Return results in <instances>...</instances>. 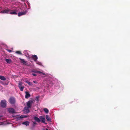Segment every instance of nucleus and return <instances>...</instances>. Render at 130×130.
<instances>
[{
    "label": "nucleus",
    "instance_id": "1",
    "mask_svg": "<svg viewBox=\"0 0 130 130\" xmlns=\"http://www.w3.org/2000/svg\"><path fill=\"white\" fill-rule=\"evenodd\" d=\"M1 107L3 108L6 107V100H2L1 102Z\"/></svg>",
    "mask_w": 130,
    "mask_h": 130
},
{
    "label": "nucleus",
    "instance_id": "2",
    "mask_svg": "<svg viewBox=\"0 0 130 130\" xmlns=\"http://www.w3.org/2000/svg\"><path fill=\"white\" fill-rule=\"evenodd\" d=\"M19 59L20 60V62L21 63H23L25 65L29 66V64L27 62V61H25L24 59H21L20 58H19Z\"/></svg>",
    "mask_w": 130,
    "mask_h": 130
},
{
    "label": "nucleus",
    "instance_id": "3",
    "mask_svg": "<svg viewBox=\"0 0 130 130\" xmlns=\"http://www.w3.org/2000/svg\"><path fill=\"white\" fill-rule=\"evenodd\" d=\"M9 103L11 104H14L15 102V98L13 97H10L9 100Z\"/></svg>",
    "mask_w": 130,
    "mask_h": 130
},
{
    "label": "nucleus",
    "instance_id": "4",
    "mask_svg": "<svg viewBox=\"0 0 130 130\" xmlns=\"http://www.w3.org/2000/svg\"><path fill=\"white\" fill-rule=\"evenodd\" d=\"M33 100H30L27 102V106L28 108H31V105H32L33 102Z\"/></svg>",
    "mask_w": 130,
    "mask_h": 130
},
{
    "label": "nucleus",
    "instance_id": "5",
    "mask_svg": "<svg viewBox=\"0 0 130 130\" xmlns=\"http://www.w3.org/2000/svg\"><path fill=\"white\" fill-rule=\"evenodd\" d=\"M27 12V11L25 10H24L23 12H19L18 13V16L19 17L21 16L22 15L25 14Z\"/></svg>",
    "mask_w": 130,
    "mask_h": 130
},
{
    "label": "nucleus",
    "instance_id": "6",
    "mask_svg": "<svg viewBox=\"0 0 130 130\" xmlns=\"http://www.w3.org/2000/svg\"><path fill=\"white\" fill-rule=\"evenodd\" d=\"M8 111L10 113H13L15 112L14 109L12 108H8Z\"/></svg>",
    "mask_w": 130,
    "mask_h": 130
},
{
    "label": "nucleus",
    "instance_id": "7",
    "mask_svg": "<svg viewBox=\"0 0 130 130\" xmlns=\"http://www.w3.org/2000/svg\"><path fill=\"white\" fill-rule=\"evenodd\" d=\"M17 10H10L9 13L11 14L16 15L17 14Z\"/></svg>",
    "mask_w": 130,
    "mask_h": 130
},
{
    "label": "nucleus",
    "instance_id": "8",
    "mask_svg": "<svg viewBox=\"0 0 130 130\" xmlns=\"http://www.w3.org/2000/svg\"><path fill=\"white\" fill-rule=\"evenodd\" d=\"M25 94V98L26 99H28L30 97V95L28 92L26 91Z\"/></svg>",
    "mask_w": 130,
    "mask_h": 130
},
{
    "label": "nucleus",
    "instance_id": "9",
    "mask_svg": "<svg viewBox=\"0 0 130 130\" xmlns=\"http://www.w3.org/2000/svg\"><path fill=\"white\" fill-rule=\"evenodd\" d=\"M40 119L41 120V122L43 123H45V119L42 116H41L39 117Z\"/></svg>",
    "mask_w": 130,
    "mask_h": 130
},
{
    "label": "nucleus",
    "instance_id": "10",
    "mask_svg": "<svg viewBox=\"0 0 130 130\" xmlns=\"http://www.w3.org/2000/svg\"><path fill=\"white\" fill-rule=\"evenodd\" d=\"M34 119L38 123L40 122L41 121L40 118L39 119L38 117L36 116L34 117Z\"/></svg>",
    "mask_w": 130,
    "mask_h": 130
},
{
    "label": "nucleus",
    "instance_id": "11",
    "mask_svg": "<svg viewBox=\"0 0 130 130\" xmlns=\"http://www.w3.org/2000/svg\"><path fill=\"white\" fill-rule=\"evenodd\" d=\"M10 11V10L9 9L4 10L2 11V12L4 13H9Z\"/></svg>",
    "mask_w": 130,
    "mask_h": 130
},
{
    "label": "nucleus",
    "instance_id": "12",
    "mask_svg": "<svg viewBox=\"0 0 130 130\" xmlns=\"http://www.w3.org/2000/svg\"><path fill=\"white\" fill-rule=\"evenodd\" d=\"M32 58L35 61L37 60L38 59V57L37 55H34L32 56Z\"/></svg>",
    "mask_w": 130,
    "mask_h": 130
},
{
    "label": "nucleus",
    "instance_id": "13",
    "mask_svg": "<svg viewBox=\"0 0 130 130\" xmlns=\"http://www.w3.org/2000/svg\"><path fill=\"white\" fill-rule=\"evenodd\" d=\"M22 124H23L25 125L26 126H27L29 125V122L28 121H25L23 122Z\"/></svg>",
    "mask_w": 130,
    "mask_h": 130
},
{
    "label": "nucleus",
    "instance_id": "14",
    "mask_svg": "<svg viewBox=\"0 0 130 130\" xmlns=\"http://www.w3.org/2000/svg\"><path fill=\"white\" fill-rule=\"evenodd\" d=\"M5 61L8 63H10L12 62V61L11 59H5Z\"/></svg>",
    "mask_w": 130,
    "mask_h": 130
},
{
    "label": "nucleus",
    "instance_id": "15",
    "mask_svg": "<svg viewBox=\"0 0 130 130\" xmlns=\"http://www.w3.org/2000/svg\"><path fill=\"white\" fill-rule=\"evenodd\" d=\"M45 118H46V119L48 121H50V122L51 121V118H50L49 117L48 115H46V116Z\"/></svg>",
    "mask_w": 130,
    "mask_h": 130
},
{
    "label": "nucleus",
    "instance_id": "16",
    "mask_svg": "<svg viewBox=\"0 0 130 130\" xmlns=\"http://www.w3.org/2000/svg\"><path fill=\"white\" fill-rule=\"evenodd\" d=\"M0 79L3 80H6V78L3 76L0 75Z\"/></svg>",
    "mask_w": 130,
    "mask_h": 130
},
{
    "label": "nucleus",
    "instance_id": "17",
    "mask_svg": "<svg viewBox=\"0 0 130 130\" xmlns=\"http://www.w3.org/2000/svg\"><path fill=\"white\" fill-rule=\"evenodd\" d=\"M22 86H24L22 85V83L21 82H19L18 83V87H22Z\"/></svg>",
    "mask_w": 130,
    "mask_h": 130
},
{
    "label": "nucleus",
    "instance_id": "18",
    "mask_svg": "<svg viewBox=\"0 0 130 130\" xmlns=\"http://www.w3.org/2000/svg\"><path fill=\"white\" fill-rule=\"evenodd\" d=\"M43 110L46 113H48L49 111L46 108H44Z\"/></svg>",
    "mask_w": 130,
    "mask_h": 130
},
{
    "label": "nucleus",
    "instance_id": "19",
    "mask_svg": "<svg viewBox=\"0 0 130 130\" xmlns=\"http://www.w3.org/2000/svg\"><path fill=\"white\" fill-rule=\"evenodd\" d=\"M26 82L30 86H31L32 85V84L31 82H29L28 81H27Z\"/></svg>",
    "mask_w": 130,
    "mask_h": 130
},
{
    "label": "nucleus",
    "instance_id": "20",
    "mask_svg": "<svg viewBox=\"0 0 130 130\" xmlns=\"http://www.w3.org/2000/svg\"><path fill=\"white\" fill-rule=\"evenodd\" d=\"M20 88V90L21 91H23V89L24 88V86H22V87H18Z\"/></svg>",
    "mask_w": 130,
    "mask_h": 130
},
{
    "label": "nucleus",
    "instance_id": "21",
    "mask_svg": "<svg viewBox=\"0 0 130 130\" xmlns=\"http://www.w3.org/2000/svg\"><path fill=\"white\" fill-rule=\"evenodd\" d=\"M15 53L16 54H18L20 55H22L23 54L21 53V52L20 51H17L15 52Z\"/></svg>",
    "mask_w": 130,
    "mask_h": 130
},
{
    "label": "nucleus",
    "instance_id": "22",
    "mask_svg": "<svg viewBox=\"0 0 130 130\" xmlns=\"http://www.w3.org/2000/svg\"><path fill=\"white\" fill-rule=\"evenodd\" d=\"M33 126H34L35 125L37 124L36 122V121H33Z\"/></svg>",
    "mask_w": 130,
    "mask_h": 130
},
{
    "label": "nucleus",
    "instance_id": "23",
    "mask_svg": "<svg viewBox=\"0 0 130 130\" xmlns=\"http://www.w3.org/2000/svg\"><path fill=\"white\" fill-rule=\"evenodd\" d=\"M36 100L38 102L39 101V97L38 96L36 97Z\"/></svg>",
    "mask_w": 130,
    "mask_h": 130
},
{
    "label": "nucleus",
    "instance_id": "24",
    "mask_svg": "<svg viewBox=\"0 0 130 130\" xmlns=\"http://www.w3.org/2000/svg\"><path fill=\"white\" fill-rule=\"evenodd\" d=\"M20 118H25V116H24L23 115H21L20 117Z\"/></svg>",
    "mask_w": 130,
    "mask_h": 130
},
{
    "label": "nucleus",
    "instance_id": "25",
    "mask_svg": "<svg viewBox=\"0 0 130 130\" xmlns=\"http://www.w3.org/2000/svg\"><path fill=\"white\" fill-rule=\"evenodd\" d=\"M41 72H40V71H37V72H35V73H39L40 74H41Z\"/></svg>",
    "mask_w": 130,
    "mask_h": 130
},
{
    "label": "nucleus",
    "instance_id": "26",
    "mask_svg": "<svg viewBox=\"0 0 130 130\" xmlns=\"http://www.w3.org/2000/svg\"><path fill=\"white\" fill-rule=\"evenodd\" d=\"M7 50L8 52H12L11 51V50H9V49H7Z\"/></svg>",
    "mask_w": 130,
    "mask_h": 130
},
{
    "label": "nucleus",
    "instance_id": "27",
    "mask_svg": "<svg viewBox=\"0 0 130 130\" xmlns=\"http://www.w3.org/2000/svg\"><path fill=\"white\" fill-rule=\"evenodd\" d=\"M32 75H33V76H36V74H34L33 73H32Z\"/></svg>",
    "mask_w": 130,
    "mask_h": 130
},
{
    "label": "nucleus",
    "instance_id": "28",
    "mask_svg": "<svg viewBox=\"0 0 130 130\" xmlns=\"http://www.w3.org/2000/svg\"><path fill=\"white\" fill-rule=\"evenodd\" d=\"M41 74H42L43 75H45V73H43V72H41Z\"/></svg>",
    "mask_w": 130,
    "mask_h": 130
},
{
    "label": "nucleus",
    "instance_id": "29",
    "mask_svg": "<svg viewBox=\"0 0 130 130\" xmlns=\"http://www.w3.org/2000/svg\"><path fill=\"white\" fill-rule=\"evenodd\" d=\"M33 82L34 83H35V84H36L37 83L35 81H33Z\"/></svg>",
    "mask_w": 130,
    "mask_h": 130
},
{
    "label": "nucleus",
    "instance_id": "30",
    "mask_svg": "<svg viewBox=\"0 0 130 130\" xmlns=\"http://www.w3.org/2000/svg\"><path fill=\"white\" fill-rule=\"evenodd\" d=\"M37 71H34V70H33V71H32V72H34V73H35V72H37Z\"/></svg>",
    "mask_w": 130,
    "mask_h": 130
},
{
    "label": "nucleus",
    "instance_id": "31",
    "mask_svg": "<svg viewBox=\"0 0 130 130\" xmlns=\"http://www.w3.org/2000/svg\"><path fill=\"white\" fill-rule=\"evenodd\" d=\"M46 130H49L47 128H46Z\"/></svg>",
    "mask_w": 130,
    "mask_h": 130
},
{
    "label": "nucleus",
    "instance_id": "32",
    "mask_svg": "<svg viewBox=\"0 0 130 130\" xmlns=\"http://www.w3.org/2000/svg\"><path fill=\"white\" fill-rule=\"evenodd\" d=\"M0 117H2L3 116H0Z\"/></svg>",
    "mask_w": 130,
    "mask_h": 130
},
{
    "label": "nucleus",
    "instance_id": "33",
    "mask_svg": "<svg viewBox=\"0 0 130 130\" xmlns=\"http://www.w3.org/2000/svg\"><path fill=\"white\" fill-rule=\"evenodd\" d=\"M1 118H0V120H1Z\"/></svg>",
    "mask_w": 130,
    "mask_h": 130
}]
</instances>
